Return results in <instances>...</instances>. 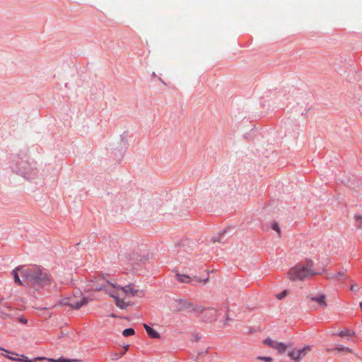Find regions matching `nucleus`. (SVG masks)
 <instances>
[{"instance_id":"nucleus-1","label":"nucleus","mask_w":362,"mask_h":362,"mask_svg":"<svg viewBox=\"0 0 362 362\" xmlns=\"http://www.w3.org/2000/svg\"><path fill=\"white\" fill-rule=\"evenodd\" d=\"M21 276L25 286L32 287L35 290L47 288L52 282L50 276L38 266L23 269Z\"/></svg>"},{"instance_id":"nucleus-2","label":"nucleus","mask_w":362,"mask_h":362,"mask_svg":"<svg viewBox=\"0 0 362 362\" xmlns=\"http://www.w3.org/2000/svg\"><path fill=\"white\" fill-rule=\"evenodd\" d=\"M313 262L310 259L306 261V264H298L291 268L288 272L291 280H305L309 277L319 274L313 269Z\"/></svg>"},{"instance_id":"nucleus-3","label":"nucleus","mask_w":362,"mask_h":362,"mask_svg":"<svg viewBox=\"0 0 362 362\" xmlns=\"http://www.w3.org/2000/svg\"><path fill=\"white\" fill-rule=\"evenodd\" d=\"M11 168L16 173L28 180L33 179L37 175L36 168L33 167L30 163L26 160H23V158H18L17 160L13 158Z\"/></svg>"},{"instance_id":"nucleus-4","label":"nucleus","mask_w":362,"mask_h":362,"mask_svg":"<svg viewBox=\"0 0 362 362\" xmlns=\"http://www.w3.org/2000/svg\"><path fill=\"white\" fill-rule=\"evenodd\" d=\"M171 307L175 312L186 310L188 313H194L199 315L204 310L202 305H194L192 303L184 298L175 299L172 302Z\"/></svg>"},{"instance_id":"nucleus-5","label":"nucleus","mask_w":362,"mask_h":362,"mask_svg":"<svg viewBox=\"0 0 362 362\" xmlns=\"http://www.w3.org/2000/svg\"><path fill=\"white\" fill-rule=\"evenodd\" d=\"M114 288L117 290H122L124 293L127 295H130L131 296H142L143 292L141 291L135 290L132 288V284L127 285L125 286H117L114 284L110 282L108 280H106L104 283L96 286L95 289L96 290H105L107 292H111L110 288Z\"/></svg>"},{"instance_id":"nucleus-6","label":"nucleus","mask_w":362,"mask_h":362,"mask_svg":"<svg viewBox=\"0 0 362 362\" xmlns=\"http://www.w3.org/2000/svg\"><path fill=\"white\" fill-rule=\"evenodd\" d=\"M312 348V346H305L303 348L298 349V350H291L288 351L287 354L288 356L291 358L292 359L295 361H298L300 358H303L308 351H310Z\"/></svg>"},{"instance_id":"nucleus-7","label":"nucleus","mask_w":362,"mask_h":362,"mask_svg":"<svg viewBox=\"0 0 362 362\" xmlns=\"http://www.w3.org/2000/svg\"><path fill=\"white\" fill-rule=\"evenodd\" d=\"M201 315L203 321L206 322H211L216 320L217 310L214 308H204V310L199 315Z\"/></svg>"},{"instance_id":"nucleus-8","label":"nucleus","mask_w":362,"mask_h":362,"mask_svg":"<svg viewBox=\"0 0 362 362\" xmlns=\"http://www.w3.org/2000/svg\"><path fill=\"white\" fill-rule=\"evenodd\" d=\"M64 303L74 309L78 310L88 303V299L86 297H82L80 300H66Z\"/></svg>"},{"instance_id":"nucleus-9","label":"nucleus","mask_w":362,"mask_h":362,"mask_svg":"<svg viewBox=\"0 0 362 362\" xmlns=\"http://www.w3.org/2000/svg\"><path fill=\"white\" fill-rule=\"evenodd\" d=\"M144 327L148 334V337L152 339H160V334L156 332L155 329H153L151 327L146 324H144Z\"/></svg>"},{"instance_id":"nucleus-10","label":"nucleus","mask_w":362,"mask_h":362,"mask_svg":"<svg viewBox=\"0 0 362 362\" xmlns=\"http://www.w3.org/2000/svg\"><path fill=\"white\" fill-rule=\"evenodd\" d=\"M310 298L313 301L317 302L321 307L325 308L327 306L326 303V296L324 294H320L315 296H311Z\"/></svg>"},{"instance_id":"nucleus-11","label":"nucleus","mask_w":362,"mask_h":362,"mask_svg":"<svg viewBox=\"0 0 362 362\" xmlns=\"http://www.w3.org/2000/svg\"><path fill=\"white\" fill-rule=\"evenodd\" d=\"M23 269H25L24 267H17L16 269L13 270L11 274L14 278V281L16 284H18V285H24V282L23 281L21 280V279L19 278V276H18V271H22Z\"/></svg>"},{"instance_id":"nucleus-12","label":"nucleus","mask_w":362,"mask_h":362,"mask_svg":"<svg viewBox=\"0 0 362 362\" xmlns=\"http://www.w3.org/2000/svg\"><path fill=\"white\" fill-rule=\"evenodd\" d=\"M175 277L177 280L181 283L189 284L194 279H192L188 275L186 274H180L179 273H176Z\"/></svg>"},{"instance_id":"nucleus-13","label":"nucleus","mask_w":362,"mask_h":362,"mask_svg":"<svg viewBox=\"0 0 362 362\" xmlns=\"http://www.w3.org/2000/svg\"><path fill=\"white\" fill-rule=\"evenodd\" d=\"M336 335H338L339 337H354L356 333L353 330H351L349 329H345L344 330H341L339 333L337 334H335ZM349 339H348L349 340Z\"/></svg>"},{"instance_id":"nucleus-14","label":"nucleus","mask_w":362,"mask_h":362,"mask_svg":"<svg viewBox=\"0 0 362 362\" xmlns=\"http://www.w3.org/2000/svg\"><path fill=\"white\" fill-rule=\"evenodd\" d=\"M44 358H45L43 357H37L34 359H29L27 356L21 355V357H18V358H11V361L20 362H35V361L42 360Z\"/></svg>"},{"instance_id":"nucleus-15","label":"nucleus","mask_w":362,"mask_h":362,"mask_svg":"<svg viewBox=\"0 0 362 362\" xmlns=\"http://www.w3.org/2000/svg\"><path fill=\"white\" fill-rule=\"evenodd\" d=\"M110 295L115 298V305L121 308V309H125L128 306V303H125L124 300L120 299L118 297H116L114 296V294L110 293Z\"/></svg>"},{"instance_id":"nucleus-16","label":"nucleus","mask_w":362,"mask_h":362,"mask_svg":"<svg viewBox=\"0 0 362 362\" xmlns=\"http://www.w3.org/2000/svg\"><path fill=\"white\" fill-rule=\"evenodd\" d=\"M126 259L132 264H134L136 262L142 260V258L140 256H139L137 253H132V254L129 255V257H127Z\"/></svg>"},{"instance_id":"nucleus-17","label":"nucleus","mask_w":362,"mask_h":362,"mask_svg":"<svg viewBox=\"0 0 362 362\" xmlns=\"http://www.w3.org/2000/svg\"><path fill=\"white\" fill-rule=\"evenodd\" d=\"M346 275L344 272H339L337 274H330L327 276L329 279L340 280L342 278H345Z\"/></svg>"},{"instance_id":"nucleus-18","label":"nucleus","mask_w":362,"mask_h":362,"mask_svg":"<svg viewBox=\"0 0 362 362\" xmlns=\"http://www.w3.org/2000/svg\"><path fill=\"white\" fill-rule=\"evenodd\" d=\"M275 349L279 354H283L286 352H288L287 346L282 342L279 343L278 346Z\"/></svg>"},{"instance_id":"nucleus-19","label":"nucleus","mask_w":362,"mask_h":362,"mask_svg":"<svg viewBox=\"0 0 362 362\" xmlns=\"http://www.w3.org/2000/svg\"><path fill=\"white\" fill-rule=\"evenodd\" d=\"M264 343L265 345L269 346L275 349L278 346L279 342L275 341L270 338H267L264 341Z\"/></svg>"},{"instance_id":"nucleus-20","label":"nucleus","mask_w":362,"mask_h":362,"mask_svg":"<svg viewBox=\"0 0 362 362\" xmlns=\"http://www.w3.org/2000/svg\"><path fill=\"white\" fill-rule=\"evenodd\" d=\"M134 334L135 331L133 328H127L122 332L123 336L126 337L134 335Z\"/></svg>"},{"instance_id":"nucleus-21","label":"nucleus","mask_w":362,"mask_h":362,"mask_svg":"<svg viewBox=\"0 0 362 362\" xmlns=\"http://www.w3.org/2000/svg\"><path fill=\"white\" fill-rule=\"evenodd\" d=\"M49 361L51 362H71V361H73L72 360L64 358L62 357H61L58 359L49 358Z\"/></svg>"},{"instance_id":"nucleus-22","label":"nucleus","mask_w":362,"mask_h":362,"mask_svg":"<svg viewBox=\"0 0 362 362\" xmlns=\"http://www.w3.org/2000/svg\"><path fill=\"white\" fill-rule=\"evenodd\" d=\"M336 349L338 351H349L350 353L352 352L351 349H349V347H346V346H342V345H339Z\"/></svg>"},{"instance_id":"nucleus-23","label":"nucleus","mask_w":362,"mask_h":362,"mask_svg":"<svg viewBox=\"0 0 362 362\" xmlns=\"http://www.w3.org/2000/svg\"><path fill=\"white\" fill-rule=\"evenodd\" d=\"M124 354V352H121V353H114L112 354V360H117L119 359V358H121L122 356H123V355Z\"/></svg>"},{"instance_id":"nucleus-24","label":"nucleus","mask_w":362,"mask_h":362,"mask_svg":"<svg viewBox=\"0 0 362 362\" xmlns=\"http://www.w3.org/2000/svg\"><path fill=\"white\" fill-rule=\"evenodd\" d=\"M287 293H288V291L286 290H284L282 292H281L280 293H279L276 296V298L279 300H281L286 296Z\"/></svg>"},{"instance_id":"nucleus-25","label":"nucleus","mask_w":362,"mask_h":362,"mask_svg":"<svg viewBox=\"0 0 362 362\" xmlns=\"http://www.w3.org/2000/svg\"><path fill=\"white\" fill-rule=\"evenodd\" d=\"M272 228L273 230H276L279 234H280L281 229H280V227H279V226L278 225L277 223H273L272 224Z\"/></svg>"},{"instance_id":"nucleus-26","label":"nucleus","mask_w":362,"mask_h":362,"mask_svg":"<svg viewBox=\"0 0 362 362\" xmlns=\"http://www.w3.org/2000/svg\"><path fill=\"white\" fill-rule=\"evenodd\" d=\"M257 359L264 361L266 362H271L272 361V358L269 356H259Z\"/></svg>"},{"instance_id":"nucleus-27","label":"nucleus","mask_w":362,"mask_h":362,"mask_svg":"<svg viewBox=\"0 0 362 362\" xmlns=\"http://www.w3.org/2000/svg\"><path fill=\"white\" fill-rule=\"evenodd\" d=\"M355 218H356V221H361V224L359 226V227L361 228L362 227V216H361V215H356L355 216Z\"/></svg>"},{"instance_id":"nucleus-28","label":"nucleus","mask_w":362,"mask_h":362,"mask_svg":"<svg viewBox=\"0 0 362 362\" xmlns=\"http://www.w3.org/2000/svg\"><path fill=\"white\" fill-rule=\"evenodd\" d=\"M351 290L354 292L358 291V285H352L351 287Z\"/></svg>"},{"instance_id":"nucleus-29","label":"nucleus","mask_w":362,"mask_h":362,"mask_svg":"<svg viewBox=\"0 0 362 362\" xmlns=\"http://www.w3.org/2000/svg\"><path fill=\"white\" fill-rule=\"evenodd\" d=\"M0 350H2V351H5V352H6V353L11 354V352H10V351H8V350L4 349V348H1V347H0ZM12 354L16 355V356H19L18 354H15V353H12Z\"/></svg>"},{"instance_id":"nucleus-30","label":"nucleus","mask_w":362,"mask_h":362,"mask_svg":"<svg viewBox=\"0 0 362 362\" xmlns=\"http://www.w3.org/2000/svg\"><path fill=\"white\" fill-rule=\"evenodd\" d=\"M20 322H22L23 324H26L27 323V320L26 319H24V318H20Z\"/></svg>"},{"instance_id":"nucleus-31","label":"nucleus","mask_w":362,"mask_h":362,"mask_svg":"<svg viewBox=\"0 0 362 362\" xmlns=\"http://www.w3.org/2000/svg\"><path fill=\"white\" fill-rule=\"evenodd\" d=\"M5 357L10 360H11V358H18V357H16V356L13 357V356H8V355L5 356Z\"/></svg>"},{"instance_id":"nucleus-32","label":"nucleus","mask_w":362,"mask_h":362,"mask_svg":"<svg viewBox=\"0 0 362 362\" xmlns=\"http://www.w3.org/2000/svg\"><path fill=\"white\" fill-rule=\"evenodd\" d=\"M199 339H200V337H199V335H198V334H195V335L194 336V339L195 341H198Z\"/></svg>"},{"instance_id":"nucleus-33","label":"nucleus","mask_w":362,"mask_h":362,"mask_svg":"<svg viewBox=\"0 0 362 362\" xmlns=\"http://www.w3.org/2000/svg\"><path fill=\"white\" fill-rule=\"evenodd\" d=\"M124 352L125 353L128 350V349H129V345L128 344L125 345L124 346Z\"/></svg>"},{"instance_id":"nucleus-34","label":"nucleus","mask_w":362,"mask_h":362,"mask_svg":"<svg viewBox=\"0 0 362 362\" xmlns=\"http://www.w3.org/2000/svg\"><path fill=\"white\" fill-rule=\"evenodd\" d=\"M213 240H214V241H215V242H216V241H218V242H219V241H221V240H220V238H216V237H214V238H213Z\"/></svg>"},{"instance_id":"nucleus-35","label":"nucleus","mask_w":362,"mask_h":362,"mask_svg":"<svg viewBox=\"0 0 362 362\" xmlns=\"http://www.w3.org/2000/svg\"><path fill=\"white\" fill-rule=\"evenodd\" d=\"M194 279H196V281H197V282H202V279H197L196 278H194Z\"/></svg>"},{"instance_id":"nucleus-36","label":"nucleus","mask_w":362,"mask_h":362,"mask_svg":"<svg viewBox=\"0 0 362 362\" xmlns=\"http://www.w3.org/2000/svg\"><path fill=\"white\" fill-rule=\"evenodd\" d=\"M204 354V352H200L198 354V356L200 357L201 356H202Z\"/></svg>"},{"instance_id":"nucleus-37","label":"nucleus","mask_w":362,"mask_h":362,"mask_svg":"<svg viewBox=\"0 0 362 362\" xmlns=\"http://www.w3.org/2000/svg\"><path fill=\"white\" fill-rule=\"evenodd\" d=\"M360 308L362 310V302L360 303Z\"/></svg>"},{"instance_id":"nucleus-38","label":"nucleus","mask_w":362,"mask_h":362,"mask_svg":"<svg viewBox=\"0 0 362 362\" xmlns=\"http://www.w3.org/2000/svg\"><path fill=\"white\" fill-rule=\"evenodd\" d=\"M119 257H120V258H121L122 259H124L122 255H119Z\"/></svg>"},{"instance_id":"nucleus-39","label":"nucleus","mask_w":362,"mask_h":362,"mask_svg":"<svg viewBox=\"0 0 362 362\" xmlns=\"http://www.w3.org/2000/svg\"><path fill=\"white\" fill-rule=\"evenodd\" d=\"M208 281V279H206L204 280V282H206Z\"/></svg>"}]
</instances>
